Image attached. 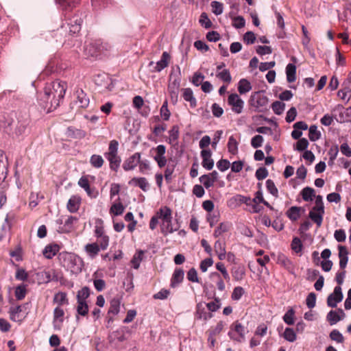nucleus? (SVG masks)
Instances as JSON below:
<instances>
[{"label": "nucleus", "instance_id": "nucleus-1", "mask_svg": "<svg viewBox=\"0 0 351 351\" xmlns=\"http://www.w3.org/2000/svg\"><path fill=\"white\" fill-rule=\"evenodd\" d=\"M66 90V84L64 82L57 80L47 84L39 99L40 105L47 112L56 109L64 98Z\"/></svg>", "mask_w": 351, "mask_h": 351}, {"label": "nucleus", "instance_id": "nucleus-2", "mask_svg": "<svg viewBox=\"0 0 351 351\" xmlns=\"http://www.w3.org/2000/svg\"><path fill=\"white\" fill-rule=\"evenodd\" d=\"M82 23V19L77 14L66 19L54 32L56 41L68 47L74 46L75 43L73 38H75L79 34ZM75 41L76 40H75Z\"/></svg>", "mask_w": 351, "mask_h": 351}, {"label": "nucleus", "instance_id": "nucleus-3", "mask_svg": "<svg viewBox=\"0 0 351 351\" xmlns=\"http://www.w3.org/2000/svg\"><path fill=\"white\" fill-rule=\"evenodd\" d=\"M59 259L64 267L73 274H78L82 270L84 263L82 259L75 254L62 252Z\"/></svg>", "mask_w": 351, "mask_h": 351}, {"label": "nucleus", "instance_id": "nucleus-4", "mask_svg": "<svg viewBox=\"0 0 351 351\" xmlns=\"http://www.w3.org/2000/svg\"><path fill=\"white\" fill-rule=\"evenodd\" d=\"M157 213L161 221L160 228L162 234L167 235L178 230L180 225L178 223L176 226L172 223L171 210L169 207H162Z\"/></svg>", "mask_w": 351, "mask_h": 351}, {"label": "nucleus", "instance_id": "nucleus-5", "mask_svg": "<svg viewBox=\"0 0 351 351\" xmlns=\"http://www.w3.org/2000/svg\"><path fill=\"white\" fill-rule=\"evenodd\" d=\"M119 143L116 140L110 142L108 150L104 156L110 162V168L117 171L120 167L121 158L118 156Z\"/></svg>", "mask_w": 351, "mask_h": 351}, {"label": "nucleus", "instance_id": "nucleus-6", "mask_svg": "<svg viewBox=\"0 0 351 351\" xmlns=\"http://www.w3.org/2000/svg\"><path fill=\"white\" fill-rule=\"evenodd\" d=\"M249 102L256 111L263 112L267 108L268 98L261 92H256L251 95Z\"/></svg>", "mask_w": 351, "mask_h": 351}, {"label": "nucleus", "instance_id": "nucleus-7", "mask_svg": "<svg viewBox=\"0 0 351 351\" xmlns=\"http://www.w3.org/2000/svg\"><path fill=\"white\" fill-rule=\"evenodd\" d=\"M247 332V330L245 327L239 322H235L230 326L228 336L234 341L242 342L245 340V336Z\"/></svg>", "mask_w": 351, "mask_h": 351}, {"label": "nucleus", "instance_id": "nucleus-8", "mask_svg": "<svg viewBox=\"0 0 351 351\" xmlns=\"http://www.w3.org/2000/svg\"><path fill=\"white\" fill-rule=\"evenodd\" d=\"M170 55L167 51H164L162 54L160 60L157 62L151 61L149 63V67H150L152 72H160L168 66L170 61Z\"/></svg>", "mask_w": 351, "mask_h": 351}, {"label": "nucleus", "instance_id": "nucleus-9", "mask_svg": "<svg viewBox=\"0 0 351 351\" xmlns=\"http://www.w3.org/2000/svg\"><path fill=\"white\" fill-rule=\"evenodd\" d=\"M154 152V160L156 162L160 168L164 167L167 165V160L165 156L166 147L164 145H159L151 149Z\"/></svg>", "mask_w": 351, "mask_h": 351}, {"label": "nucleus", "instance_id": "nucleus-10", "mask_svg": "<svg viewBox=\"0 0 351 351\" xmlns=\"http://www.w3.org/2000/svg\"><path fill=\"white\" fill-rule=\"evenodd\" d=\"M228 104L236 114H241L244 107L243 100L237 93H231L228 98Z\"/></svg>", "mask_w": 351, "mask_h": 351}, {"label": "nucleus", "instance_id": "nucleus-11", "mask_svg": "<svg viewBox=\"0 0 351 351\" xmlns=\"http://www.w3.org/2000/svg\"><path fill=\"white\" fill-rule=\"evenodd\" d=\"M343 298L341 288L340 286L335 287L333 292L330 294L327 298V304L328 306L335 308L337 304L342 301Z\"/></svg>", "mask_w": 351, "mask_h": 351}, {"label": "nucleus", "instance_id": "nucleus-12", "mask_svg": "<svg viewBox=\"0 0 351 351\" xmlns=\"http://www.w3.org/2000/svg\"><path fill=\"white\" fill-rule=\"evenodd\" d=\"M141 154L134 153L133 155L128 158L123 164V168L125 171L134 169L140 162Z\"/></svg>", "mask_w": 351, "mask_h": 351}, {"label": "nucleus", "instance_id": "nucleus-13", "mask_svg": "<svg viewBox=\"0 0 351 351\" xmlns=\"http://www.w3.org/2000/svg\"><path fill=\"white\" fill-rule=\"evenodd\" d=\"M76 100L75 104L79 108H86L89 104V98L82 89H77L75 91Z\"/></svg>", "mask_w": 351, "mask_h": 351}, {"label": "nucleus", "instance_id": "nucleus-14", "mask_svg": "<svg viewBox=\"0 0 351 351\" xmlns=\"http://www.w3.org/2000/svg\"><path fill=\"white\" fill-rule=\"evenodd\" d=\"M101 47L99 41H90L86 44L84 51L87 56L93 57L97 56Z\"/></svg>", "mask_w": 351, "mask_h": 351}, {"label": "nucleus", "instance_id": "nucleus-15", "mask_svg": "<svg viewBox=\"0 0 351 351\" xmlns=\"http://www.w3.org/2000/svg\"><path fill=\"white\" fill-rule=\"evenodd\" d=\"M39 283H48L52 280H57L55 271H42L36 274Z\"/></svg>", "mask_w": 351, "mask_h": 351}, {"label": "nucleus", "instance_id": "nucleus-16", "mask_svg": "<svg viewBox=\"0 0 351 351\" xmlns=\"http://www.w3.org/2000/svg\"><path fill=\"white\" fill-rule=\"evenodd\" d=\"M211 155L210 149H203L201 152V157L202 158V165L207 170L212 169L214 166V161L211 158Z\"/></svg>", "mask_w": 351, "mask_h": 351}, {"label": "nucleus", "instance_id": "nucleus-17", "mask_svg": "<svg viewBox=\"0 0 351 351\" xmlns=\"http://www.w3.org/2000/svg\"><path fill=\"white\" fill-rule=\"evenodd\" d=\"M10 318L14 322H21L25 318L21 306H11L9 310Z\"/></svg>", "mask_w": 351, "mask_h": 351}, {"label": "nucleus", "instance_id": "nucleus-18", "mask_svg": "<svg viewBox=\"0 0 351 351\" xmlns=\"http://www.w3.org/2000/svg\"><path fill=\"white\" fill-rule=\"evenodd\" d=\"M64 315V310L61 308L56 307L53 311V327L56 330H60L63 322V317Z\"/></svg>", "mask_w": 351, "mask_h": 351}, {"label": "nucleus", "instance_id": "nucleus-19", "mask_svg": "<svg viewBox=\"0 0 351 351\" xmlns=\"http://www.w3.org/2000/svg\"><path fill=\"white\" fill-rule=\"evenodd\" d=\"M344 316L343 311L339 308L337 311H330L327 315V319L331 325H333L340 321Z\"/></svg>", "mask_w": 351, "mask_h": 351}, {"label": "nucleus", "instance_id": "nucleus-20", "mask_svg": "<svg viewBox=\"0 0 351 351\" xmlns=\"http://www.w3.org/2000/svg\"><path fill=\"white\" fill-rule=\"evenodd\" d=\"M339 267L343 269L346 267L348 261V252L345 246L339 245Z\"/></svg>", "mask_w": 351, "mask_h": 351}, {"label": "nucleus", "instance_id": "nucleus-21", "mask_svg": "<svg viewBox=\"0 0 351 351\" xmlns=\"http://www.w3.org/2000/svg\"><path fill=\"white\" fill-rule=\"evenodd\" d=\"M59 250L60 247L58 244H50L45 247L43 254L45 258L51 259L56 255Z\"/></svg>", "mask_w": 351, "mask_h": 351}, {"label": "nucleus", "instance_id": "nucleus-22", "mask_svg": "<svg viewBox=\"0 0 351 351\" xmlns=\"http://www.w3.org/2000/svg\"><path fill=\"white\" fill-rule=\"evenodd\" d=\"M324 214V210L322 212L319 210H314V208H313L309 212V217L317 224V227H320L322 223Z\"/></svg>", "mask_w": 351, "mask_h": 351}, {"label": "nucleus", "instance_id": "nucleus-23", "mask_svg": "<svg viewBox=\"0 0 351 351\" xmlns=\"http://www.w3.org/2000/svg\"><path fill=\"white\" fill-rule=\"evenodd\" d=\"M184 275L183 269L180 268L176 269L171 280V287H176L182 282L184 279Z\"/></svg>", "mask_w": 351, "mask_h": 351}, {"label": "nucleus", "instance_id": "nucleus-24", "mask_svg": "<svg viewBox=\"0 0 351 351\" xmlns=\"http://www.w3.org/2000/svg\"><path fill=\"white\" fill-rule=\"evenodd\" d=\"M84 250L88 256L92 259L95 258L100 251L99 245L97 243H88L86 245Z\"/></svg>", "mask_w": 351, "mask_h": 351}, {"label": "nucleus", "instance_id": "nucleus-25", "mask_svg": "<svg viewBox=\"0 0 351 351\" xmlns=\"http://www.w3.org/2000/svg\"><path fill=\"white\" fill-rule=\"evenodd\" d=\"M278 263L283 266L290 273H294V266L293 263L285 256L280 255L278 258Z\"/></svg>", "mask_w": 351, "mask_h": 351}, {"label": "nucleus", "instance_id": "nucleus-26", "mask_svg": "<svg viewBox=\"0 0 351 351\" xmlns=\"http://www.w3.org/2000/svg\"><path fill=\"white\" fill-rule=\"evenodd\" d=\"M182 96L185 101H189L190 103V106L192 108H194L196 106L197 101L196 99L193 96V90L189 88H183L182 89Z\"/></svg>", "mask_w": 351, "mask_h": 351}, {"label": "nucleus", "instance_id": "nucleus-27", "mask_svg": "<svg viewBox=\"0 0 351 351\" xmlns=\"http://www.w3.org/2000/svg\"><path fill=\"white\" fill-rule=\"evenodd\" d=\"M129 184L137 186L144 191H146L149 187L145 178H134L129 182Z\"/></svg>", "mask_w": 351, "mask_h": 351}, {"label": "nucleus", "instance_id": "nucleus-28", "mask_svg": "<svg viewBox=\"0 0 351 351\" xmlns=\"http://www.w3.org/2000/svg\"><path fill=\"white\" fill-rule=\"evenodd\" d=\"M80 204V198L78 196L73 195L67 203V208L71 213H75L78 210Z\"/></svg>", "mask_w": 351, "mask_h": 351}, {"label": "nucleus", "instance_id": "nucleus-29", "mask_svg": "<svg viewBox=\"0 0 351 351\" xmlns=\"http://www.w3.org/2000/svg\"><path fill=\"white\" fill-rule=\"evenodd\" d=\"M78 0H56V3L59 5V7L65 11H69L71 10L76 3Z\"/></svg>", "mask_w": 351, "mask_h": 351}, {"label": "nucleus", "instance_id": "nucleus-30", "mask_svg": "<svg viewBox=\"0 0 351 351\" xmlns=\"http://www.w3.org/2000/svg\"><path fill=\"white\" fill-rule=\"evenodd\" d=\"M232 275L235 280H241L245 275V270L244 266L239 265L233 267L232 269Z\"/></svg>", "mask_w": 351, "mask_h": 351}, {"label": "nucleus", "instance_id": "nucleus-31", "mask_svg": "<svg viewBox=\"0 0 351 351\" xmlns=\"http://www.w3.org/2000/svg\"><path fill=\"white\" fill-rule=\"evenodd\" d=\"M196 317L200 319L207 320L213 317L210 313L206 311V309L202 304L197 305Z\"/></svg>", "mask_w": 351, "mask_h": 351}, {"label": "nucleus", "instance_id": "nucleus-32", "mask_svg": "<svg viewBox=\"0 0 351 351\" xmlns=\"http://www.w3.org/2000/svg\"><path fill=\"white\" fill-rule=\"evenodd\" d=\"M92 5L95 10L109 8L113 3L112 0H91Z\"/></svg>", "mask_w": 351, "mask_h": 351}, {"label": "nucleus", "instance_id": "nucleus-33", "mask_svg": "<svg viewBox=\"0 0 351 351\" xmlns=\"http://www.w3.org/2000/svg\"><path fill=\"white\" fill-rule=\"evenodd\" d=\"M251 83L245 78L239 80L238 84V91L240 94H245L251 90L252 89Z\"/></svg>", "mask_w": 351, "mask_h": 351}, {"label": "nucleus", "instance_id": "nucleus-34", "mask_svg": "<svg viewBox=\"0 0 351 351\" xmlns=\"http://www.w3.org/2000/svg\"><path fill=\"white\" fill-rule=\"evenodd\" d=\"M287 80L289 82H293L296 79V66L291 63L286 67Z\"/></svg>", "mask_w": 351, "mask_h": 351}, {"label": "nucleus", "instance_id": "nucleus-35", "mask_svg": "<svg viewBox=\"0 0 351 351\" xmlns=\"http://www.w3.org/2000/svg\"><path fill=\"white\" fill-rule=\"evenodd\" d=\"M77 221V219L73 216H69L68 218L65 220L64 226L62 228H60V232H69L71 229L73 228V225L74 223H75Z\"/></svg>", "mask_w": 351, "mask_h": 351}, {"label": "nucleus", "instance_id": "nucleus-36", "mask_svg": "<svg viewBox=\"0 0 351 351\" xmlns=\"http://www.w3.org/2000/svg\"><path fill=\"white\" fill-rule=\"evenodd\" d=\"M227 147L231 154L236 155L238 154V142L233 136L229 137Z\"/></svg>", "mask_w": 351, "mask_h": 351}, {"label": "nucleus", "instance_id": "nucleus-37", "mask_svg": "<svg viewBox=\"0 0 351 351\" xmlns=\"http://www.w3.org/2000/svg\"><path fill=\"white\" fill-rule=\"evenodd\" d=\"M301 195L304 201H312L313 197L315 196V191L311 187H305L301 191Z\"/></svg>", "mask_w": 351, "mask_h": 351}, {"label": "nucleus", "instance_id": "nucleus-38", "mask_svg": "<svg viewBox=\"0 0 351 351\" xmlns=\"http://www.w3.org/2000/svg\"><path fill=\"white\" fill-rule=\"evenodd\" d=\"M144 251L138 250L133 256L131 263L132 264V267L137 269H138L141 262L143 258Z\"/></svg>", "mask_w": 351, "mask_h": 351}, {"label": "nucleus", "instance_id": "nucleus-39", "mask_svg": "<svg viewBox=\"0 0 351 351\" xmlns=\"http://www.w3.org/2000/svg\"><path fill=\"white\" fill-rule=\"evenodd\" d=\"M120 311V301L118 299H113L110 301V306L108 310V315H116Z\"/></svg>", "mask_w": 351, "mask_h": 351}, {"label": "nucleus", "instance_id": "nucleus-40", "mask_svg": "<svg viewBox=\"0 0 351 351\" xmlns=\"http://www.w3.org/2000/svg\"><path fill=\"white\" fill-rule=\"evenodd\" d=\"M179 83L174 81L171 85L169 86V90L171 94V99L174 103L177 102L178 97Z\"/></svg>", "mask_w": 351, "mask_h": 351}, {"label": "nucleus", "instance_id": "nucleus-41", "mask_svg": "<svg viewBox=\"0 0 351 351\" xmlns=\"http://www.w3.org/2000/svg\"><path fill=\"white\" fill-rule=\"evenodd\" d=\"M27 293V289L25 285H20L17 286L14 291V295L18 300H21L25 298Z\"/></svg>", "mask_w": 351, "mask_h": 351}, {"label": "nucleus", "instance_id": "nucleus-42", "mask_svg": "<svg viewBox=\"0 0 351 351\" xmlns=\"http://www.w3.org/2000/svg\"><path fill=\"white\" fill-rule=\"evenodd\" d=\"M169 143L173 144L175 143L179 137V128L178 125H173L171 129L169 131Z\"/></svg>", "mask_w": 351, "mask_h": 351}, {"label": "nucleus", "instance_id": "nucleus-43", "mask_svg": "<svg viewBox=\"0 0 351 351\" xmlns=\"http://www.w3.org/2000/svg\"><path fill=\"white\" fill-rule=\"evenodd\" d=\"M104 162L103 158L99 155L93 154L90 158V163L95 168L101 167Z\"/></svg>", "mask_w": 351, "mask_h": 351}, {"label": "nucleus", "instance_id": "nucleus-44", "mask_svg": "<svg viewBox=\"0 0 351 351\" xmlns=\"http://www.w3.org/2000/svg\"><path fill=\"white\" fill-rule=\"evenodd\" d=\"M321 136V133L317 130V127L315 125L309 128L308 137L311 141H317Z\"/></svg>", "mask_w": 351, "mask_h": 351}, {"label": "nucleus", "instance_id": "nucleus-45", "mask_svg": "<svg viewBox=\"0 0 351 351\" xmlns=\"http://www.w3.org/2000/svg\"><path fill=\"white\" fill-rule=\"evenodd\" d=\"M339 153V148L337 145L332 146L328 151L329 161L328 165L332 166L334 163V160L336 159Z\"/></svg>", "mask_w": 351, "mask_h": 351}, {"label": "nucleus", "instance_id": "nucleus-46", "mask_svg": "<svg viewBox=\"0 0 351 351\" xmlns=\"http://www.w3.org/2000/svg\"><path fill=\"white\" fill-rule=\"evenodd\" d=\"M284 338L289 341V342H293L296 340V334L293 328H287L285 330L284 334H283Z\"/></svg>", "mask_w": 351, "mask_h": 351}, {"label": "nucleus", "instance_id": "nucleus-47", "mask_svg": "<svg viewBox=\"0 0 351 351\" xmlns=\"http://www.w3.org/2000/svg\"><path fill=\"white\" fill-rule=\"evenodd\" d=\"M90 295V289L87 287H83L77 292V301L86 302V299Z\"/></svg>", "mask_w": 351, "mask_h": 351}, {"label": "nucleus", "instance_id": "nucleus-48", "mask_svg": "<svg viewBox=\"0 0 351 351\" xmlns=\"http://www.w3.org/2000/svg\"><path fill=\"white\" fill-rule=\"evenodd\" d=\"M295 311L293 308L289 309L283 316L284 322L288 325L294 324Z\"/></svg>", "mask_w": 351, "mask_h": 351}, {"label": "nucleus", "instance_id": "nucleus-49", "mask_svg": "<svg viewBox=\"0 0 351 351\" xmlns=\"http://www.w3.org/2000/svg\"><path fill=\"white\" fill-rule=\"evenodd\" d=\"M230 228V224L228 223H221L219 226L215 229L214 232V236L218 237L223 233L227 232Z\"/></svg>", "mask_w": 351, "mask_h": 351}, {"label": "nucleus", "instance_id": "nucleus-50", "mask_svg": "<svg viewBox=\"0 0 351 351\" xmlns=\"http://www.w3.org/2000/svg\"><path fill=\"white\" fill-rule=\"evenodd\" d=\"M212 11L215 15H220L223 13V5L221 3L214 1L211 2Z\"/></svg>", "mask_w": 351, "mask_h": 351}, {"label": "nucleus", "instance_id": "nucleus-51", "mask_svg": "<svg viewBox=\"0 0 351 351\" xmlns=\"http://www.w3.org/2000/svg\"><path fill=\"white\" fill-rule=\"evenodd\" d=\"M125 208L122 205L121 203H116L113 204L110 208V212L112 213L114 215L118 216L121 215L123 211Z\"/></svg>", "mask_w": 351, "mask_h": 351}, {"label": "nucleus", "instance_id": "nucleus-52", "mask_svg": "<svg viewBox=\"0 0 351 351\" xmlns=\"http://www.w3.org/2000/svg\"><path fill=\"white\" fill-rule=\"evenodd\" d=\"M215 267H216V269L221 273L223 278L226 281H230V275H229L224 264L221 262H219V263H216Z\"/></svg>", "mask_w": 351, "mask_h": 351}, {"label": "nucleus", "instance_id": "nucleus-53", "mask_svg": "<svg viewBox=\"0 0 351 351\" xmlns=\"http://www.w3.org/2000/svg\"><path fill=\"white\" fill-rule=\"evenodd\" d=\"M77 311L79 315L85 316L88 311V306L86 302L77 301Z\"/></svg>", "mask_w": 351, "mask_h": 351}, {"label": "nucleus", "instance_id": "nucleus-54", "mask_svg": "<svg viewBox=\"0 0 351 351\" xmlns=\"http://www.w3.org/2000/svg\"><path fill=\"white\" fill-rule=\"evenodd\" d=\"M217 77L228 84L232 81V77L230 75V71L228 69H223L222 71L218 73L217 74Z\"/></svg>", "mask_w": 351, "mask_h": 351}, {"label": "nucleus", "instance_id": "nucleus-55", "mask_svg": "<svg viewBox=\"0 0 351 351\" xmlns=\"http://www.w3.org/2000/svg\"><path fill=\"white\" fill-rule=\"evenodd\" d=\"M330 337L332 340L337 343H343L344 337L342 334L337 330H332L330 333Z\"/></svg>", "mask_w": 351, "mask_h": 351}, {"label": "nucleus", "instance_id": "nucleus-56", "mask_svg": "<svg viewBox=\"0 0 351 351\" xmlns=\"http://www.w3.org/2000/svg\"><path fill=\"white\" fill-rule=\"evenodd\" d=\"M287 216L290 219H298L300 217V208L296 206H292L287 211Z\"/></svg>", "mask_w": 351, "mask_h": 351}, {"label": "nucleus", "instance_id": "nucleus-57", "mask_svg": "<svg viewBox=\"0 0 351 351\" xmlns=\"http://www.w3.org/2000/svg\"><path fill=\"white\" fill-rule=\"evenodd\" d=\"M160 115L165 121L169 119L171 113L168 109L167 101H165L160 108Z\"/></svg>", "mask_w": 351, "mask_h": 351}, {"label": "nucleus", "instance_id": "nucleus-58", "mask_svg": "<svg viewBox=\"0 0 351 351\" xmlns=\"http://www.w3.org/2000/svg\"><path fill=\"white\" fill-rule=\"evenodd\" d=\"M285 106L282 102L276 101L272 104L271 108L276 114H281L285 110Z\"/></svg>", "mask_w": 351, "mask_h": 351}, {"label": "nucleus", "instance_id": "nucleus-59", "mask_svg": "<svg viewBox=\"0 0 351 351\" xmlns=\"http://www.w3.org/2000/svg\"><path fill=\"white\" fill-rule=\"evenodd\" d=\"M244 289L241 287H236L232 291L231 298L233 300H239L244 294Z\"/></svg>", "mask_w": 351, "mask_h": 351}, {"label": "nucleus", "instance_id": "nucleus-60", "mask_svg": "<svg viewBox=\"0 0 351 351\" xmlns=\"http://www.w3.org/2000/svg\"><path fill=\"white\" fill-rule=\"evenodd\" d=\"M78 184L80 187L83 188L88 195H90L91 191L88 179L86 177H82L79 181Z\"/></svg>", "mask_w": 351, "mask_h": 351}, {"label": "nucleus", "instance_id": "nucleus-61", "mask_svg": "<svg viewBox=\"0 0 351 351\" xmlns=\"http://www.w3.org/2000/svg\"><path fill=\"white\" fill-rule=\"evenodd\" d=\"M53 300L60 305L67 303L66 294L64 292H58L54 295Z\"/></svg>", "mask_w": 351, "mask_h": 351}, {"label": "nucleus", "instance_id": "nucleus-62", "mask_svg": "<svg viewBox=\"0 0 351 351\" xmlns=\"http://www.w3.org/2000/svg\"><path fill=\"white\" fill-rule=\"evenodd\" d=\"M266 187L267 191L274 196H278V189L275 186L274 182L271 180H267L266 181Z\"/></svg>", "mask_w": 351, "mask_h": 351}, {"label": "nucleus", "instance_id": "nucleus-63", "mask_svg": "<svg viewBox=\"0 0 351 351\" xmlns=\"http://www.w3.org/2000/svg\"><path fill=\"white\" fill-rule=\"evenodd\" d=\"M199 21V23L206 29L211 27L212 23L205 12L202 13Z\"/></svg>", "mask_w": 351, "mask_h": 351}, {"label": "nucleus", "instance_id": "nucleus-64", "mask_svg": "<svg viewBox=\"0 0 351 351\" xmlns=\"http://www.w3.org/2000/svg\"><path fill=\"white\" fill-rule=\"evenodd\" d=\"M263 141V137L261 135H256L251 140V145L254 148H258L262 146Z\"/></svg>", "mask_w": 351, "mask_h": 351}]
</instances>
